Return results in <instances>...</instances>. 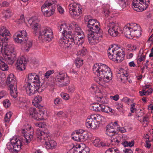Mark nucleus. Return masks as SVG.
Returning <instances> with one entry per match:
<instances>
[{"mask_svg":"<svg viewBox=\"0 0 153 153\" xmlns=\"http://www.w3.org/2000/svg\"><path fill=\"white\" fill-rule=\"evenodd\" d=\"M88 37L89 43L92 45L96 44L99 41L96 34H94V33H89Z\"/></svg>","mask_w":153,"mask_h":153,"instance_id":"nucleus-19","label":"nucleus"},{"mask_svg":"<svg viewBox=\"0 0 153 153\" xmlns=\"http://www.w3.org/2000/svg\"><path fill=\"white\" fill-rule=\"evenodd\" d=\"M61 95L62 98L65 100H68L69 98V96L66 94L62 93Z\"/></svg>","mask_w":153,"mask_h":153,"instance_id":"nucleus-57","label":"nucleus"},{"mask_svg":"<svg viewBox=\"0 0 153 153\" xmlns=\"http://www.w3.org/2000/svg\"><path fill=\"white\" fill-rule=\"evenodd\" d=\"M33 29V33L35 35H39V32L41 30V25L39 23L35 21H33L32 24Z\"/></svg>","mask_w":153,"mask_h":153,"instance_id":"nucleus-20","label":"nucleus"},{"mask_svg":"<svg viewBox=\"0 0 153 153\" xmlns=\"http://www.w3.org/2000/svg\"><path fill=\"white\" fill-rule=\"evenodd\" d=\"M36 136L39 140L44 139L45 141V147L47 149H53L56 146V143L51 140V135L47 129L43 131L42 130L37 131Z\"/></svg>","mask_w":153,"mask_h":153,"instance_id":"nucleus-2","label":"nucleus"},{"mask_svg":"<svg viewBox=\"0 0 153 153\" xmlns=\"http://www.w3.org/2000/svg\"><path fill=\"white\" fill-rule=\"evenodd\" d=\"M149 4L139 2L138 0H133L132 3V7L137 11L140 12L146 10L148 7Z\"/></svg>","mask_w":153,"mask_h":153,"instance_id":"nucleus-12","label":"nucleus"},{"mask_svg":"<svg viewBox=\"0 0 153 153\" xmlns=\"http://www.w3.org/2000/svg\"><path fill=\"white\" fill-rule=\"evenodd\" d=\"M89 149L88 147H85L84 148L79 151V153H89Z\"/></svg>","mask_w":153,"mask_h":153,"instance_id":"nucleus-52","label":"nucleus"},{"mask_svg":"<svg viewBox=\"0 0 153 153\" xmlns=\"http://www.w3.org/2000/svg\"><path fill=\"white\" fill-rule=\"evenodd\" d=\"M101 106V110L103 112L106 113H108L110 112H112V109L108 106H105L103 104H102Z\"/></svg>","mask_w":153,"mask_h":153,"instance_id":"nucleus-34","label":"nucleus"},{"mask_svg":"<svg viewBox=\"0 0 153 153\" xmlns=\"http://www.w3.org/2000/svg\"><path fill=\"white\" fill-rule=\"evenodd\" d=\"M57 9L59 12L60 13H62L64 12V10L60 6H57Z\"/></svg>","mask_w":153,"mask_h":153,"instance_id":"nucleus-61","label":"nucleus"},{"mask_svg":"<svg viewBox=\"0 0 153 153\" xmlns=\"http://www.w3.org/2000/svg\"><path fill=\"white\" fill-rule=\"evenodd\" d=\"M110 124L113 126L114 128H117V131L120 130V128L119 127V126L116 122H114V123H111Z\"/></svg>","mask_w":153,"mask_h":153,"instance_id":"nucleus-58","label":"nucleus"},{"mask_svg":"<svg viewBox=\"0 0 153 153\" xmlns=\"http://www.w3.org/2000/svg\"><path fill=\"white\" fill-rule=\"evenodd\" d=\"M13 153H18L21 149L22 143L21 140H16L15 142H13Z\"/></svg>","mask_w":153,"mask_h":153,"instance_id":"nucleus-22","label":"nucleus"},{"mask_svg":"<svg viewBox=\"0 0 153 153\" xmlns=\"http://www.w3.org/2000/svg\"><path fill=\"white\" fill-rule=\"evenodd\" d=\"M10 90V94L11 96L14 98H16L17 97V91L16 87L15 86L9 88Z\"/></svg>","mask_w":153,"mask_h":153,"instance_id":"nucleus-30","label":"nucleus"},{"mask_svg":"<svg viewBox=\"0 0 153 153\" xmlns=\"http://www.w3.org/2000/svg\"><path fill=\"white\" fill-rule=\"evenodd\" d=\"M101 64H100V65L96 63L94 65L93 68V71L94 73L96 74L98 76L99 75L98 74L99 73V71L100 70V65H101Z\"/></svg>","mask_w":153,"mask_h":153,"instance_id":"nucleus-31","label":"nucleus"},{"mask_svg":"<svg viewBox=\"0 0 153 153\" xmlns=\"http://www.w3.org/2000/svg\"><path fill=\"white\" fill-rule=\"evenodd\" d=\"M69 6V12L73 17H78L80 13H81L82 10L79 4L75 3H71Z\"/></svg>","mask_w":153,"mask_h":153,"instance_id":"nucleus-11","label":"nucleus"},{"mask_svg":"<svg viewBox=\"0 0 153 153\" xmlns=\"http://www.w3.org/2000/svg\"><path fill=\"white\" fill-rule=\"evenodd\" d=\"M124 153H133L132 150L130 149H126L125 150H123Z\"/></svg>","mask_w":153,"mask_h":153,"instance_id":"nucleus-64","label":"nucleus"},{"mask_svg":"<svg viewBox=\"0 0 153 153\" xmlns=\"http://www.w3.org/2000/svg\"><path fill=\"white\" fill-rule=\"evenodd\" d=\"M10 35L9 31L5 27H3L0 28V40L8 42Z\"/></svg>","mask_w":153,"mask_h":153,"instance_id":"nucleus-13","label":"nucleus"},{"mask_svg":"<svg viewBox=\"0 0 153 153\" xmlns=\"http://www.w3.org/2000/svg\"><path fill=\"white\" fill-rule=\"evenodd\" d=\"M50 79L51 82V85L56 83L58 84L60 87L67 86L70 82L69 77L67 74L64 73H59L54 77H51Z\"/></svg>","mask_w":153,"mask_h":153,"instance_id":"nucleus-5","label":"nucleus"},{"mask_svg":"<svg viewBox=\"0 0 153 153\" xmlns=\"http://www.w3.org/2000/svg\"><path fill=\"white\" fill-rule=\"evenodd\" d=\"M97 20L96 19H89L87 22V26L88 28L91 27L93 25H95V23H97Z\"/></svg>","mask_w":153,"mask_h":153,"instance_id":"nucleus-37","label":"nucleus"},{"mask_svg":"<svg viewBox=\"0 0 153 153\" xmlns=\"http://www.w3.org/2000/svg\"><path fill=\"white\" fill-rule=\"evenodd\" d=\"M25 48L27 51H28L29 49L33 45V41L32 40L26 41L25 42Z\"/></svg>","mask_w":153,"mask_h":153,"instance_id":"nucleus-38","label":"nucleus"},{"mask_svg":"<svg viewBox=\"0 0 153 153\" xmlns=\"http://www.w3.org/2000/svg\"><path fill=\"white\" fill-rule=\"evenodd\" d=\"M58 28L59 31L61 32L63 37L65 36L66 34L72 33L71 31H69L68 27L65 23L62 24L58 26Z\"/></svg>","mask_w":153,"mask_h":153,"instance_id":"nucleus-17","label":"nucleus"},{"mask_svg":"<svg viewBox=\"0 0 153 153\" xmlns=\"http://www.w3.org/2000/svg\"><path fill=\"white\" fill-rule=\"evenodd\" d=\"M99 24V22H97L95 25H93L91 27L89 28L90 31H89V33H94L96 32H100V30L101 29Z\"/></svg>","mask_w":153,"mask_h":153,"instance_id":"nucleus-23","label":"nucleus"},{"mask_svg":"<svg viewBox=\"0 0 153 153\" xmlns=\"http://www.w3.org/2000/svg\"><path fill=\"white\" fill-rule=\"evenodd\" d=\"M11 13V11L9 9L4 10V13L5 14L4 17L7 18L10 17Z\"/></svg>","mask_w":153,"mask_h":153,"instance_id":"nucleus-50","label":"nucleus"},{"mask_svg":"<svg viewBox=\"0 0 153 153\" xmlns=\"http://www.w3.org/2000/svg\"><path fill=\"white\" fill-rule=\"evenodd\" d=\"M14 41L22 44L25 43L28 39V36L25 30H22L16 32L13 36Z\"/></svg>","mask_w":153,"mask_h":153,"instance_id":"nucleus-9","label":"nucleus"},{"mask_svg":"<svg viewBox=\"0 0 153 153\" xmlns=\"http://www.w3.org/2000/svg\"><path fill=\"white\" fill-rule=\"evenodd\" d=\"M62 101V100L60 98H57L54 100V102L55 105H58L61 104Z\"/></svg>","mask_w":153,"mask_h":153,"instance_id":"nucleus-55","label":"nucleus"},{"mask_svg":"<svg viewBox=\"0 0 153 153\" xmlns=\"http://www.w3.org/2000/svg\"><path fill=\"white\" fill-rule=\"evenodd\" d=\"M41 11L45 16L49 17L53 15L54 10L52 7L51 8L50 7L43 4L41 7Z\"/></svg>","mask_w":153,"mask_h":153,"instance_id":"nucleus-15","label":"nucleus"},{"mask_svg":"<svg viewBox=\"0 0 153 153\" xmlns=\"http://www.w3.org/2000/svg\"><path fill=\"white\" fill-rule=\"evenodd\" d=\"M109 28L108 30L109 33L114 37L117 36L121 32L118 24L116 22H109L107 25Z\"/></svg>","mask_w":153,"mask_h":153,"instance_id":"nucleus-10","label":"nucleus"},{"mask_svg":"<svg viewBox=\"0 0 153 153\" xmlns=\"http://www.w3.org/2000/svg\"><path fill=\"white\" fill-rule=\"evenodd\" d=\"M25 137V140H26V143H30L31 140L33 138V135L31 134H30L29 135L27 134H24Z\"/></svg>","mask_w":153,"mask_h":153,"instance_id":"nucleus-42","label":"nucleus"},{"mask_svg":"<svg viewBox=\"0 0 153 153\" xmlns=\"http://www.w3.org/2000/svg\"><path fill=\"white\" fill-rule=\"evenodd\" d=\"M76 134L79 135L78 136V139L80 140H86L89 137H88V134L85 131L82 130H79V131H76Z\"/></svg>","mask_w":153,"mask_h":153,"instance_id":"nucleus-21","label":"nucleus"},{"mask_svg":"<svg viewBox=\"0 0 153 153\" xmlns=\"http://www.w3.org/2000/svg\"><path fill=\"white\" fill-rule=\"evenodd\" d=\"M27 114L31 116L32 118H34V117L36 116L37 113L36 108H35L30 107L28 108L27 111Z\"/></svg>","mask_w":153,"mask_h":153,"instance_id":"nucleus-29","label":"nucleus"},{"mask_svg":"<svg viewBox=\"0 0 153 153\" xmlns=\"http://www.w3.org/2000/svg\"><path fill=\"white\" fill-rule=\"evenodd\" d=\"M53 32L51 28L49 27H46L39 32V39L40 40L49 42L53 38Z\"/></svg>","mask_w":153,"mask_h":153,"instance_id":"nucleus-8","label":"nucleus"},{"mask_svg":"<svg viewBox=\"0 0 153 153\" xmlns=\"http://www.w3.org/2000/svg\"><path fill=\"white\" fill-rule=\"evenodd\" d=\"M65 114V113L63 111H60L59 112H58L56 114V115L59 117H62L64 116V115Z\"/></svg>","mask_w":153,"mask_h":153,"instance_id":"nucleus-60","label":"nucleus"},{"mask_svg":"<svg viewBox=\"0 0 153 153\" xmlns=\"http://www.w3.org/2000/svg\"><path fill=\"white\" fill-rule=\"evenodd\" d=\"M87 52V50L84 47H83L82 49L79 50L77 52V55L83 56L86 54Z\"/></svg>","mask_w":153,"mask_h":153,"instance_id":"nucleus-44","label":"nucleus"},{"mask_svg":"<svg viewBox=\"0 0 153 153\" xmlns=\"http://www.w3.org/2000/svg\"><path fill=\"white\" fill-rule=\"evenodd\" d=\"M109 58L113 61L121 62L124 59L125 52L120 48H109L107 51Z\"/></svg>","mask_w":153,"mask_h":153,"instance_id":"nucleus-3","label":"nucleus"},{"mask_svg":"<svg viewBox=\"0 0 153 153\" xmlns=\"http://www.w3.org/2000/svg\"><path fill=\"white\" fill-rule=\"evenodd\" d=\"M75 64L77 68H79L83 64V61L80 58H77L75 60Z\"/></svg>","mask_w":153,"mask_h":153,"instance_id":"nucleus-36","label":"nucleus"},{"mask_svg":"<svg viewBox=\"0 0 153 153\" xmlns=\"http://www.w3.org/2000/svg\"><path fill=\"white\" fill-rule=\"evenodd\" d=\"M120 4L123 7H126L128 4V0H121Z\"/></svg>","mask_w":153,"mask_h":153,"instance_id":"nucleus-48","label":"nucleus"},{"mask_svg":"<svg viewBox=\"0 0 153 153\" xmlns=\"http://www.w3.org/2000/svg\"><path fill=\"white\" fill-rule=\"evenodd\" d=\"M56 3V0H47L44 4L51 7L53 4H55Z\"/></svg>","mask_w":153,"mask_h":153,"instance_id":"nucleus-40","label":"nucleus"},{"mask_svg":"<svg viewBox=\"0 0 153 153\" xmlns=\"http://www.w3.org/2000/svg\"><path fill=\"white\" fill-rule=\"evenodd\" d=\"M4 59L5 60V62L10 65H12L15 61L13 59H11V57H9L8 56L4 57Z\"/></svg>","mask_w":153,"mask_h":153,"instance_id":"nucleus-45","label":"nucleus"},{"mask_svg":"<svg viewBox=\"0 0 153 153\" xmlns=\"http://www.w3.org/2000/svg\"><path fill=\"white\" fill-rule=\"evenodd\" d=\"M130 28L131 31H136L141 30L140 26L136 23H131L130 24Z\"/></svg>","mask_w":153,"mask_h":153,"instance_id":"nucleus-32","label":"nucleus"},{"mask_svg":"<svg viewBox=\"0 0 153 153\" xmlns=\"http://www.w3.org/2000/svg\"><path fill=\"white\" fill-rule=\"evenodd\" d=\"M42 100V97L41 96H38L34 99V102L37 103H40Z\"/></svg>","mask_w":153,"mask_h":153,"instance_id":"nucleus-53","label":"nucleus"},{"mask_svg":"<svg viewBox=\"0 0 153 153\" xmlns=\"http://www.w3.org/2000/svg\"><path fill=\"white\" fill-rule=\"evenodd\" d=\"M10 102L8 99L5 100L3 102L4 106L6 108H9L10 105Z\"/></svg>","mask_w":153,"mask_h":153,"instance_id":"nucleus-49","label":"nucleus"},{"mask_svg":"<svg viewBox=\"0 0 153 153\" xmlns=\"http://www.w3.org/2000/svg\"><path fill=\"white\" fill-rule=\"evenodd\" d=\"M5 80L4 74H0V83L4 82Z\"/></svg>","mask_w":153,"mask_h":153,"instance_id":"nucleus-59","label":"nucleus"},{"mask_svg":"<svg viewBox=\"0 0 153 153\" xmlns=\"http://www.w3.org/2000/svg\"><path fill=\"white\" fill-rule=\"evenodd\" d=\"M7 149L11 152L13 153V142L10 141V143H8L7 145Z\"/></svg>","mask_w":153,"mask_h":153,"instance_id":"nucleus-43","label":"nucleus"},{"mask_svg":"<svg viewBox=\"0 0 153 153\" xmlns=\"http://www.w3.org/2000/svg\"><path fill=\"white\" fill-rule=\"evenodd\" d=\"M141 35V30L136 31H132L131 36L139 37Z\"/></svg>","mask_w":153,"mask_h":153,"instance_id":"nucleus-39","label":"nucleus"},{"mask_svg":"<svg viewBox=\"0 0 153 153\" xmlns=\"http://www.w3.org/2000/svg\"><path fill=\"white\" fill-rule=\"evenodd\" d=\"M44 83L36 82L35 83H27L25 85L27 94L31 96L37 92H40L46 88Z\"/></svg>","mask_w":153,"mask_h":153,"instance_id":"nucleus-4","label":"nucleus"},{"mask_svg":"<svg viewBox=\"0 0 153 153\" xmlns=\"http://www.w3.org/2000/svg\"><path fill=\"white\" fill-rule=\"evenodd\" d=\"M120 71L122 74L123 75V77H121L120 79L122 81L123 79L127 80L128 79L127 77L128 76V74L127 71V69H121Z\"/></svg>","mask_w":153,"mask_h":153,"instance_id":"nucleus-33","label":"nucleus"},{"mask_svg":"<svg viewBox=\"0 0 153 153\" xmlns=\"http://www.w3.org/2000/svg\"><path fill=\"white\" fill-rule=\"evenodd\" d=\"M123 32L126 37L130 38L131 36L132 31L130 28V26H125L123 29Z\"/></svg>","mask_w":153,"mask_h":153,"instance_id":"nucleus-26","label":"nucleus"},{"mask_svg":"<svg viewBox=\"0 0 153 153\" xmlns=\"http://www.w3.org/2000/svg\"><path fill=\"white\" fill-rule=\"evenodd\" d=\"M100 32H96L94 33V34H96L97 36V37L98 38V39L99 40H100V39H99L100 37L102 38V35L101 34L102 30L101 29H100Z\"/></svg>","mask_w":153,"mask_h":153,"instance_id":"nucleus-56","label":"nucleus"},{"mask_svg":"<svg viewBox=\"0 0 153 153\" xmlns=\"http://www.w3.org/2000/svg\"><path fill=\"white\" fill-rule=\"evenodd\" d=\"M36 116L34 117V119L36 120H42L44 119V117H43L41 113H36Z\"/></svg>","mask_w":153,"mask_h":153,"instance_id":"nucleus-46","label":"nucleus"},{"mask_svg":"<svg viewBox=\"0 0 153 153\" xmlns=\"http://www.w3.org/2000/svg\"><path fill=\"white\" fill-rule=\"evenodd\" d=\"M103 117L99 114H92L88 117L86 120V126L88 128L94 129L102 121Z\"/></svg>","mask_w":153,"mask_h":153,"instance_id":"nucleus-6","label":"nucleus"},{"mask_svg":"<svg viewBox=\"0 0 153 153\" xmlns=\"http://www.w3.org/2000/svg\"><path fill=\"white\" fill-rule=\"evenodd\" d=\"M8 45V42L0 40V53L2 52L3 50L5 54L7 48H9Z\"/></svg>","mask_w":153,"mask_h":153,"instance_id":"nucleus-24","label":"nucleus"},{"mask_svg":"<svg viewBox=\"0 0 153 153\" xmlns=\"http://www.w3.org/2000/svg\"><path fill=\"white\" fill-rule=\"evenodd\" d=\"M97 100L98 101L102 104L108 103V100L105 97H98Z\"/></svg>","mask_w":153,"mask_h":153,"instance_id":"nucleus-41","label":"nucleus"},{"mask_svg":"<svg viewBox=\"0 0 153 153\" xmlns=\"http://www.w3.org/2000/svg\"><path fill=\"white\" fill-rule=\"evenodd\" d=\"M100 139L98 138L96 139L93 142L94 145L97 147H100Z\"/></svg>","mask_w":153,"mask_h":153,"instance_id":"nucleus-51","label":"nucleus"},{"mask_svg":"<svg viewBox=\"0 0 153 153\" xmlns=\"http://www.w3.org/2000/svg\"><path fill=\"white\" fill-rule=\"evenodd\" d=\"M150 142V141L149 140H146V143L145 144V147L148 149L150 148L151 146V144L149 143Z\"/></svg>","mask_w":153,"mask_h":153,"instance_id":"nucleus-62","label":"nucleus"},{"mask_svg":"<svg viewBox=\"0 0 153 153\" xmlns=\"http://www.w3.org/2000/svg\"><path fill=\"white\" fill-rule=\"evenodd\" d=\"M102 104L98 103L91 104L90 106L91 109L94 111H100L101 110Z\"/></svg>","mask_w":153,"mask_h":153,"instance_id":"nucleus-27","label":"nucleus"},{"mask_svg":"<svg viewBox=\"0 0 153 153\" xmlns=\"http://www.w3.org/2000/svg\"><path fill=\"white\" fill-rule=\"evenodd\" d=\"M36 82H40L39 77L35 73H31L28 74V83H35Z\"/></svg>","mask_w":153,"mask_h":153,"instance_id":"nucleus-18","label":"nucleus"},{"mask_svg":"<svg viewBox=\"0 0 153 153\" xmlns=\"http://www.w3.org/2000/svg\"><path fill=\"white\" fill-rule=\"evenodd\" d=\"M54 72V71L53 70H50L47 71L45 74V76L47 78H48L49 76Z\"/></svg>","mask_w":153,"mask_h":153,"instance_id":"nucleus-54","label":"nucleus"},{"mask_svg":"<svg viewBox=\"0 0 153 153\" xmlns=\"http://www.w3.org/2000/svg\"><path fill=\"white\" fill-rule=\"evenodd\" d=\"M69 27L75 30V34L77 35V37H76L74 39L72 33L66 34V36L60 39L59 42L60 46L68 49L73 48L75 44L78 46L81 45L84 41L85 36L83 31L76 22L71 23Z\"/></svg>","mask_w":153,"mask_h":153,"instance_id":"nucleus-1","label":"nucleus"},{"mask_svg":"<svg viewBox=\"0 0 153 153\" xmlns=\"http://www.w3.org/2000/svg\"><path fill=\"white\" fill-rule=\"evenodd\" d=\"M90 89L92 92H95L97 89V87L96 85L92 86L90 88Z\"/></svg>","mask_w":153,"mask_h":153,"instance_id":"nucleus-63","label":"nucleus"},{"mask_svg":"<svg viewBox=\"0 0 153 153\" xmlns=\"http://www.w3.org/2000/svg\"><path fill=\"white\" fill-rule=\"evenodd\" d=\"M106 130L107 132L110 133H112V134L116 132L115 129H116V128L111 125H108L106 126Z\"/></svg>","mask_w":153,"mask_h":153,"instance_id":"nucleus-35","label":"nucleus"},{"mask_svg":"<svg viewBox=\"0 0 153 153\" xmlns=\"http://www.w3.org/2000/svg\"><path fill=\"white\" fill-rule=\"evenodd\" d=\"M35 124L36 126L41 128H45L46 126L45 123H42L41 122L35 123Z\"/></svg>","mask_w":153,"mask_h":153,"instance_id":"nucleus-47","label":"nucleus"},{"mask_svg":"<svg viewBox=\"0 0 153 153\" xmlns=\"http://www.w3.org/2000/svg\"><path fill=\"white\" fill-rule=\"evenodd\" d=\"M5 62L4 59L0 56V69L3 71H7L9 69L7 65Z\"/></svg>","mask_w":153,"mask_h":153,"instance_id":"nucleus-25","label":"nucleus"},{"mask_svg":"<svg viewBox=\"0 0 153 153\" xmlns=\"http://www.w3.org/2000/svg\"><path fill=\"white\" fill-rule=\"evenodd\" d=\"M6 83L9 88L14 86L16 87L17 81L13 74H11L9 75Z\"/></svg>","mask_w":153,"mask_h":153,"instance_id":"nucleus-16","label":"nucleus"},{"mask_svg":"<svg viewBox=\"0 0 153 153\" xmlns=\"http://www.w3.org/2000/svg\"><path fill=\"white\" fill-rule=\"evenodd\" d=\"M27 61L24 56L19 58L16 63V68L20 71H23L25 69Z\"/></svg>","mask_w":153,"mask_h":153,"instance_id":"nucleus-14","label":"nucleus"},{"mask_svg":"<svg viewBox=\"0 0 153 153\" xmlns=\"http://www.w3.org/2000/svg\"><path fill=\"white\" fill-rule=\"evenodd\" d=\"M5 55H6L7 56L11 57V59H13L15 60L16 59V53L14 51H9L8 49L7 48V51L5 52Z\"/></svg>","mask_w":153,"mask_h":153,"instance_id":"nucleus-28","label":"nucleus"},{"mask_svg":"<svg viewBox=\"0 0 153 153\" xmlns=\"http://www.w3.org/2000/svg\"><path fill=\"white\" fill-rule=\"evenodd\" d=\"M98 74L100 81L104 80L105 79L107 80H111L112 79V73L110 69L105 64L100 65V71Z\"/></svg>","mask_w":153,"mask_h":153,"instance_id":"nucleus-7","label":"nucleus"}]
</instances>
